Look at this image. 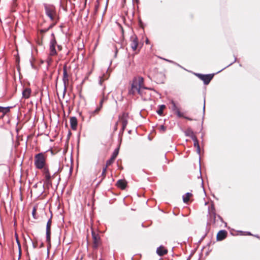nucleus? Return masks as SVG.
I'll use <instances>...</instances> for the list:
<instances>
[{
  "label": "nucleus",
  "mask_w": 260,
  "mask_h": 260,
  "mask_svg": "<svg viewBox=\"0 0 260 260\" xmlns=\"http://www.w3.org/2000/svg\"><path fill=\"white\" fill-rule=\"evenodd\" d=\"M46 160L47 154L45 152H41L35 155V166L37 169L42 170L44 177V183L46 187L49 188L52 187V180L55 177L56 173H54L52 175H51Z\"/></svg>",
  "instance_id": "obj_1"
},
{
  "label": "nucleus",
  "mask_w": 260,
  "mask_h": 260,
  "mask_svg": "<svg viewBox=\"0 0 260 260\" xmlns=\"http://www.w3.org/2000/svg\"><path fill=\"white\" fill-rule=\"evenodd\" d=\"M44 8L46 14L52 21V23L50 25L49 28H52L59 20V17L57 14L55 7L52 5L45 4Z\"/></svg>",
  "instance_id": "obj_2"
},
{
  "label": "nucleus",
  "mask_w": 260,
  "mask_h": 260,
  "mask_svg": "<svg viewBox=\"0 0 260 260\" xmlns=\"http://www.w3.org/2000/svg\"><path fill=\"white\" fill-rule=\"evenodd\" d=\"M142 88H144V78L142 77H135L133 80L128 93L133 95L136 93H139Z\"/></svg>",
  "instance_id": "obj_3"
},
{
  "label": "nucleus",
  "mask_w": 260,
  "mask_h": 260,
  "mask_svg": "<svg viewBox=\"0 0 260 260\" xmlns=\"http://www.w3.org/2000/svg\"><path fill=\"white\" fill-rule=\"evenodd\" d=\"M209 219L212 224H216L219 220L222 222L223 221L222 218L216 214V209L214 205L212 204L208 208Z\"/></svg>",
  "instance_id": "obj_4"
},
{
  "label": "nucleus",
  "mask_w": 260,
  "mask_h": 260,
  "mask_svg": "<svg viewBox=\"0 0 260 260\" xmlns=\"http://www.w3.org/2000/svg\"><path fill=\"white\" fill-rule=\"evenodd\" d=\"M91 235L93 241L92 247L94 249H97L102 244V241L100 235L98 232L95 231L92 228H91Z\"/></svg>",
  "instance_id": "obj_5"
},
{
  "label": "nucleus",
  "mask_w": 260,
  "mask_h": 260,
  "mask_svg": "<svg viewBox=\"0 0 260 260\" xmlns=\"http://www.w3.org/2000/svg\"><path fill=\"white\" fill-rule=\"evenodd\" d=\"M153 72L152 76L153 79L157 83H163L165 80V75L162 72H158L156 68H154L152 70Z\"/></svg>",
  "instance_id": "obj_6"
},
{
  "label": "nucleus",
  "mask_w": 260,
  "mask_h": 260,
  "mask_svg": "<svg viewBox=\"0 0 260 260\" xmlns=\"http://www.w3.org/2000/svg\"><path fill=\"white\" fill-rule=\"evenodd\" d=\"M52 38L50 41L49 45V55L51 56H56L57 54L56 50V46L57 45V42L55 38L54 34L51 35Z\"/></svg>",
  "instance_id": "obj_7"
},
{
  "label": "nucleus",
  "mask_w": 260,
  "mask_h": 260,
  "mask_svg": "<svg viewBox=\"0 0 260 260\" xmlns=\"http://www.w3.org/2000/svg\"><path fill=\"white\" fill-rule=\"evenodd\" d=\"M128 114L127 113L123 112L121 115H119L118 117V123H121L122 124L121 131L123 132L128 123Z\"/></svg>",
  "instance_id": "obj_8"
},
{
  "label": "nucleus",
  "mask_w": 260,
  "mask_h": 260,
  "mask_svg": "<svg viewBox=\"0 0 260 260\" xmlns=\"http://www.w3.org/2000/svg\"><path fill=\"white\" fill-rule=\"evenodd\" d=\"M70 69L68 68L67 64H65L63 67V78L62 81L64 85V87H66L67 86L69 85V74Z\"/></svg>",
  "instance_id": "obj_9"
},
{
  "label": "nucleus",
  "mask_w": 260,
  "mask_h": 260,
  "mask_svg": "<svg viewBox=\"0 0 260 260\" xmlns=\"http://www.w3.org/2000/svg\"><path fill=\"white\" fill-rule=\"evenodd\" d=\"M196 75L201 80L203 81L206 85H208L214 77V74L203 75L201 74H196Z\"/></svg>",
  "instance_id": "obj_10"
},
{
  "label": "nucleus",
  "mask_w": 260,
  "mask_h": 260,
  "mask_svg": "<svg viewBox=\"0 0 260 260\" xmlns=\"http://www.w3.org/2000/svg\"><path fill=\"white\" fill-rule=\"evenodd\" d=\"M146 90H153V89L151 88L146 87L144 86V88H142L138 94H139L141 95L142 98L144 101H148L150 100L151 94L150 93L147 92L146 91Z\"/></svg>",
  "instance_id": "obj_11"
},
{
  "label": "nucleus",
  "mask_w": 260,
  "mask_h": 260,
  "mask_svg": "<svg viewBox=\"0 0 260 260\" xmlns=\"http://www.w3.org/2000/svg\"><path fill=\"white\" fill-rule=\"evenodd\" d=\"M131 47L133 51H136L138 46V39L136 35L131 37Z\"/></svg>",
  "instance_id": "obj_12"
},
{
  "label": "nucleus",
  "mask_w": 260,
  "mask_h": 260,
  "mask_svg": "<svg viewBox=\"0 0 260 260\" xmlns=\"http://www.w3.org/2000/svg\"><path fill=\"white\" fill-rule=\"evenodd\" d=\"M118 152H119V149L118 148L114 150V151L112 153V155L111 158L106 161V165H107V166H109L113 163V162L114 161L115 159H116V158L118 154Z\"/></svg>",
  "instance_id": "obj_13"
},
{
  "label": "nucleus",
  "mask_w": 260,
  "mask_h": 260,
  "mask_svg": "<svg viewBox=\"0 0 260 260\" xmlns=\"http://www.w3.org/2000/svg\"><path fill=\"white\" fill-rule=\"evenodd\" d=\"M228 233L225 230L220 231L217 234L216 238L218 241L224 239L227 236Z\"/></svg>",
  "instance_id": "obj_14"
},
{
  "label": "nucleus",
  "mask_w": 260,
  "mask_h": 260,
  "mask_svg": "<svg viewBox=\"0 0 260 260\" xmlns=\"http://www.w3.org/2000/svg\"><path fill=\"white\" fill-rule=\"evenodd\" d=\"M127 185V182L124 179L118 180L116 183V186L121 189H124Z\"/></svg>",
  "instance_id": "obj_15"
},
{
  "label": "nucleus",
  "mask_w": 260,
  "mask_h": 260,
  "mask_svg": "<svg viewBox=\"0 0 260 260\" xmlns=\"http://www.w3.org/2000/svg\"><path fill=\"white\" fill-rule=\"evenodd\" d=\"M77 119L76 117H71L70 118V124L71 128L73 130H76L77 126Z\"/></svg>",
  "instance_id": "obj_16"
},
{
  "label": "nucleus",
  "mask_w": 260,
  "mask_h": 260,
  "mask_svg": "<svg viewBox=\"0 0 260 260\" xmlns=\"http://www.w3.org/2000/svg\"><path fill=\"white\" fill-rule=\"evenodd\" d=\"M156 252L159 256H163L167 253L168 250L164 246H161L157 248Z\"/></svg>",
  "instance_id": "obj_17"
},
{
  "label": "nucleus",
  "mask_w": 260,
  "mask_h": 260,
  "mask_svg": "<svg viewBox=\"0 0 260 260\" xmlns=\"http://www.w3.org/2000/svg\"><path fill=\"white\" fill-rule=\"evenodd\" d=\"M51 226L47 224L46 225V241L49 244L51 241Z\"/></svg>",
  "instance_id": "obj_18"
},
{
  "label": "nucleus",
  "mask_w": 260,
  "mask_h": 260,
  "mask_svg": "<svg viewBox=\"0 0 260 260\" xmlns=\"http://www.w3.org/2000/svg\"><path fill=\"white\" fill-rule=\"evenodd\" d=\"M51 226L47 224L46 225V241L49 244L51 241Z\"/></svg>",
  "instance_id": "obj_19"
},
{
  "label": "nucleus",
  "mask_w": 260,
  "mask_h": 260,
  "mask_svg": "<svg viewBox=\"0 0 260 260\" xmlns=\"http://www.w3.org/2000/svg\"><path fill=\"white\" fill-rule=\"evenodd\" d=\"M31 89L29 88H25L22 92L23 97L25 99H28L29 98L31 93Z\"/></svg>",
  "instance_id": "obj_20"
},
{
  "label": "nucleus",
  "mask_w": 260,
  "mask_h": 260,
  "mask_svg": "<svg viewBox=\"0 0 260 260\" xmlns=\"http://www.w3.org/2000/svg\"><path fill=\"white\" fill-rule=\"evenodd\" d=\"M185 134L186 136L190 137L192 139L194 137H196L193 132L190 128H188L187 129H186V131H185Z\"/></svg>",
  "instance_id": "obj_21"
},
{
  "label": "nucleus",
  "mask_w": 260,
  "mask_h": 260,
  "mask_svg": "<svg viewBox=\"0 0 260 260\" xmlns=\"http://www.w3.org/2000/svg\"><path fill=\"white\" fill-rule=\"evenodd\" d=\"M192 140L193 141V142H194L193 143L194 147L197 148V152L199 153H200V147L199 141L198 140V139H197V137H194L192 139Z\"/></svg>",
  "instance_id": "obj_22"
},
{
  "label": "nucleus",
  "mask_w": 260,
  "mask_h": 260,
  "mask_svg": "<svg viewBox=\"0 0 260 260\" xmlns=\"http://www.w3.org/2000/svg\"><path fill=\"white\" fill-rule=\"evenodd\" d=\"M192 196V194L189 192L186 193L183 197V202L185 203H187L190 199V198Z\"/></svg>",
  "instance_id": "obj_23"
},
{
  "label": "nucleus",
  "mask_w": 260,
  "mask_h": 260,
  "mask_svg": "<svg viewBox=\"0 0 260 260\" xmlns=\"http://www.w3.org/2000/svg\"><path fill=\"white\" fill-rule=\"evenodd\" d=\"M109 166H107V165H106L104 167H103L102 175H101L102 178H101V181H103L105 178V177L106 176V174H107V168Z\"/></svg>",
  "instance_id": "obj_24"
},
{
  "label": "nucleus",
  "mask_w": 260,
  "mask_h": 260,
  "mask_svg": "<svg viewBox=\"0 0 260 260\" xmlns=\"http://www.w3.org/2000/svg\"><path fill=\"white\" fill-rule=\"evenodd\" d=\"M166 108V106L164 105H160L159 107V109L157 111V113L158 115L162 116L163 115L164 110Z\"/></svg>",
  "instance_id": "obj_25"
},
{
  "label": "nucleus",
  "mask_w": 260,
  "mask_h": 260,
  "mask_svg": "<svg viewBox=\"0 0 260 260\" xmlns=\"http://www.w3.org/2000/svg\"><path fill=\"white\" fill-rule=\"evenodd\" d=\"M10 111L9 107H0V112L3 113V114H5Z\"/></svg>",
  "instance_id": "obj_26"
},
{
  "label": "nucleus",
  "mask_w": 260,
  "mask_h": 260,
  "mask_svg": "<svg viewBox=\"0 0 260 260\" xmlns=\"http://www.w3.org/2000/svg\"><path fill=\"white\" fill-rule=\"evenodd\" d=\"M102 108V107H101L100 105L99 107H97L96 109L94 110V111L93 112V115L98 114Z\"/></svg>",
  "instance_id": "obj_27"
},
{
  "label": "nucleus",
  "mask_w": 260,
  "mask_h": 260,
  "mask_svg": "<svg viewBox=\"0 0 260 260\" xmlns=\"http://www.w3.org/2000/svg\"><path fill=\"white\" fill-rule=\"evenodd\" d=\"M107 100V98L105 97L104 96H103L102 99H101L100 105L101 106V107H103V103Z\"/></svg>",
  "instance_id": "obj_28"
},
{
  "label": "nucleus",
  "mask_w": 260,
  "mask_h": 260,
  "mask_svg": "<svg viewBox=\"0 0 260 260\" xmlns=\"http://www.w3.org/2000/svg\"><path fill=\"white\" fill-rule=\"evenodd\" d=\"M158 128L161 132H165L166 131V127L163 125L159 126Z\"/></svg>",
  "instance_id": "obj_29"
},
{
  "label": "nucleus",
  "mask_w": 260,
  "mask_h": 260,
  "mask_svg": "<svg viewBox=\"0 0 260 260\" xmlns=\"http://www.w3.org/2000/svg\"><path fill=\"white\" fill-rule=\"evenodd\" d=\"M96 3H97V4L95 5V8H94L95 13H97L99 8V3L98 1H96Z\"/></svg>",
  "instance_id": "obj_30"
},
{
  "label": "nucleus",
  "mask_w": 260,
  "mask_h": 260,
  "mask_svg": "<svg viewBox=\"0 0 260 260\" xmlns=\"http://www.w3.org/2000/svg\"><path fill=\"white\" fill-rule=\"evenodd\" d=\"M37 210L36 208H34L32 212V214L34 218H37L36 217V214Z\"/></svg>",
  "instance_id": "obj_31"
},
{
  "label": "nucleus",
  "mask_w": 260,
  "mask_h": 260,
  "mask_svg": "<svg viewBox=\"0 0 260 260\" xmlns=\"http://www.w3.org/2000/svg\"><path fill=\"white\" fill-rule=\"evenodd\" d=\"M50 28H49V26L47 29H41V30H40V33L42 34H43L44 33L47 32Z\"/></svg>",
  "instance_id": "obj_32"
},
{
  "label": "nucleus",
  "mask_w": 260,
  "mask_h": 260,
  "mask_svg": "<svg viewBox=\"0 0 260 260\" xmlns=\"http://www.w3.org/2000/svg\"><path fill=\"white\" fill-rule=\"evenodd\" d=\"M51 224H52V217H51V218L48 220V221L47 223V225H51Z\"/></svg>",
  "instance_id": "obj_33"
},
{
  "label": "nucleus",
  "mask_w": 260,
  "mask_h": 260,
  "mask_svg": "<svg viewBox=\"0 0 260 260\" xmlns=\"http://www.w3.org/2000/svg\"><path fill=\"white\" fill-rule=\"evenodd\" d=\"M32 245H33V247H34V248H37V246H38V243H37V241L33 242H32Z\"/></svg>",
  "instance_id": "obj_34"
},
{
  "label": "nucleus",
  "mask_w": 260,
  "mask_h": 260,
  "mask_svg": "<svg viewBox=\"0 0 260 260\" xmlns=\"http://www.w3.org/2000/svg\"><path fill=\"white\" fill-rule=\"evenodd\" d=\"M16 241H17V244H18V247H19V250L20 251V250H21L20 243L19 241L18 240V238H17V237H16Z\"/></svg>",
  "instance_id": "obj_35"
},
{
  "label": "nucleus",
  "mask_w": 260,
  "mask_h": 260,
  "mask_svg": "<svg viewBox=\"0 0 260 260\" xmlns=\"http://www.w3.org/2000/svg\"><path fill=\"white\" fill-rule=\"evenodd\" d=\"M17 6V4H16V2L15 1H13V4H12V8L13 9L14 8L16 7Z\"/></svg>",
  "instance_id": "obj_36"
},
{
  "label": "nucleus",
  "mask_w": 260,
  "mask_h": 260,
  "mask_svg": "<svg viewBox=\"0 0 260 260\" xmlns=\"http://www.w3.org/2000/svg\"><path fill=\"white\" fill-rule=\"evenodd\" d=\"M172 104L173 105V108L174 110L176 109L177 108V107H176V106L175 105V103L173 101H172Z\"/></svg>",
  "instance_id": "obj_37"
},
{
  "label": "nucleus",
  "mask_w": 260,
  "mask_h": 260,
  "mask_svg": "<svg viewBox=\"0 0 260 260\" xmlns=\"http://www.w3.org/2000/svg\"><path fill=\"white\" fill-rule=\"evenodd\" d=\"M118 122L117 121V122L115 124V127H114V130L115 131H116L117 129V125H118Z\"/></svg>",
  "instance_id": "obj_38"
},
{
  "label": "nucleus",
  "mask_w": 260,
  "mask_h": 260,
  "mask_svg": "<svg viewBox=\"0 0 260 260\" xmlns=\"http://www.w3.org/2000/svg\"><path fill=\"white\" fill-rule=\"evenodd\" d=\"M57 46V48L58 50H61L62 49V47L60 45H56Z\"/></svg>",
  "instance_id": "obj_39"
},
{
  "label": "nucleus",
  "mask_w": 260,
  "mask_h": 260,
  "mask_svg": "<svg viewBox=\"0 0 260 260\" xmlns=\"http://www.w3.org/2000/svg\"><path fill=\"white\" fill-rule=\"evenodd\" d=\"M186 119H188V120H191V119H190V118H187V117H186Z\"/></svg>",
  "instance_id": "obj_40"
},
{
  "label": "nucleus",
  "mask_w": 260,
  "mask_h": 260,
  "mask_svg": "<svg viewBox=\"0 0 260 260\" xmlns=\"http://www.w3.org/2000/svg\"><path fill=\"white\" fill-rule=\"evenodd\" d=\"M13 1H14V2L15 1V2H16V0H13Z\"/></svg>",
  "instance_id": "obj_41"
}]
</instances>
